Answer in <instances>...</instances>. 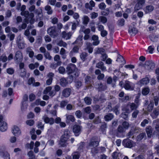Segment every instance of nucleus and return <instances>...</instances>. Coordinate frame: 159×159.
Segmentation results:
<instances>
[{
    "label": "nucleus",
    "mask_w": 159,
    "mask_h": 159,
    "mask_svg": "<svg viewBox=\"0 0 159 159\" xmlns=\"http://www.w3.org/2000/svg\"><path fill=\"white\" fill-rule=\"evenodd\" d=\"M27 155L29 157V158L31 159H35V156L34 154V152L32 151H30L27 153Z\"/></svg>",
    "instance_id": "a19ab883"
},
{
    "label": "nucleus",
    "mask_w": 159,
    "mask_h": 159,
    "mask_svg": "<svg viewBox=\"0 0 159 159\" xmlns=\"http://www.w3.org/2000/svg\"><path fill=\"white\" fill-rule=\"evenodd\" d=\"M7 128V124L6 122L2 121L1 125L0 126V130L2 131H4Z\"/></svg>",
    "instance_id": "c756f323"
},
{
    "label": "nucleus",
    "mask_w": 159,
    "mask_h": 159,
    "mask_svg": "<svg viewBox=\"0 0 159 159\" xmlns=\"http://www.w3.org/2000/svg\"><path fill=\"white\" fill-rule=\"evenodd\" d=\"M1 60L3 62H6L7 60V57L4 55H2L0 56Z\"/></svg>",
    "instance_id": "e2e57ef3"
},
{
    "label": "nucleus",
    "mask_w": 159,
    "mask_h": 159,
    "mask_svg": "<svg viewBox=\"0 0 159 159\" xmlns=\"http://www.w3.org/2000/svg\"><path fill=\"white\" fill-rule=\"evenodd\" d=\"M84 100L87 105H89L91 103L92 100L90 98L87 97L84 98Z\"/></svg>",
    "instance_id": "e433bc0d"
},
{
    "label": "nucleus",
    "mask_w": 159,
    "mask_h": 159,
    "mask_svg": "<svg viewBox=\"0 0 159 159\" xmlns=\"http://www.w3.org/2000/svg\"><path fill=\"white\" fill-rule=\"evenodd\" d=\"M123 128L125 129H128L129 127V124L128 122L124 121L122 123Z\"/></svg>",
    "instance_id": "0e129e2a"
},
{
    "label": "nucleus",
    "mask_w": 159,
    "mask_h": 159,
    "mask_svg": "<svg viewBox=\"0 0 159 159\" xmlns=\"http://www.w3.org/2000/svg\"><path fill=\"white\" fill-rule=\"evenodd\" d=\"M114 117L113 115L111 113H108L104 116V119L106 121L111 120Z\"/></svg>",
    "instance_id": "a878e982"
},
{
    "label": "nucleus",
    "mask_w": 159,
    "mask_h": 159,
    "mask_svg": "<svg viewBox=\"0 0 159 159\" xmlns=\"http://www.w3.org/2000/svg\"><path fill=\"white\" fill-rule=\"evenodd\" d=\"M155 105L157 106L158 105L159 101V98L157 96H154L153 98Z\"/></svg>",
    "instance_id": "338daca9"
},
{
    "label": "nucleus",
    "mask_w": 159,
    "mask_h": 159,
    "mask_svg": "<svg viewBox=\"0 0 159 159\" xmlns=\"http://www.w3.org/2000/svg\"><path fill=\"white\" fill-rule=\"evenodd\" d=\"M35 81V80L34 78L31 77L30 78L28 81V84L29 85H33Z\"/></svg>",
    "instance_id": "603ef678"
},
{
    "label": "nucleus",
    "mask_w": 159,
    "mask_h": 159,
    "mask_svg": "<svg viewBox=\"0 0 159 159\" xmlns=\"http://www.w3.org/2000/svg\"><path fill=\"white\" fill-rule=\"evenodd\" d=\"M66 116L67 121H71L72 122H74L75 120V118L73 116L66 115Z\"/></svg>",
    "instance_id": "58836bf2"
},
{
    "label": "nucleus",
    "mask_w": 159,
    "mask_h": 159,
    "mask_svg": "<svg viewBox=\"0 0 159 159\" xmlns=\"http://www.w3.org/2000/svg\"><path fill=\"white\" fill-rule=\"evenodd\" d=\"M88 56L87 53L84 52L81 53L80 56V58L83 61H85L86 59V57Z\"/></svg>",
    "instance_id": "79ce46f5"
},
{
    "label": "nucleus",
    "mask_w": 159,
    "mask_h": 159,
    "mask_svg": "<svg viewBox=\"0 0 159 159\" xmlns=\"http://www.w3.org/2000/svg\"><path fill=\"white\" fill-rule=\"evenodd\" d=\"M149 80L148 78L146 77L145 78H143L139 80L138 83V84L140 85H146L149 82Z\"/></svg>",
    "instance_id": "2eb2a0df"
},
{
    "label": "nucleus",
    "mask_w": 159,
    "mask_h": 159,
    "mask_svg": "<svg viewBox=\"0 0 159 159\" xmlns=\"http://www.w3.org/2000/svg\"><path fill=\"white\" fill-rule=\"evenodd\" d=\"M71 91V89L69 88L64 89L62 92V96L65 98L68 97L70 95Z\"/></svg>",
    "instance_id": "f8f14e48"
},
{
    "label": "nucleus",
    "mask_w": 159,
    "mask_h": 159,
    "mask_svg": "<svg viewBox=\"0 0 159 159\" xmlns=\"http://www.w3.org/2000/svg\"><path fill=\"white\" fill-rule=\"evenodd\" d=\"M124 88L126 90H133L134 88L131 86L130 83L128 81H126L124 85Z\"/></svg>",
    "instance_id": "4be33fe9"
},
{
    "label": "nucleus",
    "mask_w": 159,
    "mask_h": 159,
    "mask_svg": "<svg viewBox=\"0 0 159 159\" xmlns=\"http://www.w3.org/2000/svg\"><path fill=\"white\" fill-rule=\"evenodd\" d=\"M81 127L78 125H75L73 128V131L76 136H78L80 134Z\"/></svg>",
    "instance_id": "9d476101"
},
{
    "label": "nucleus",
    "mask_w": 159,
    "mask_h": 159,
    "mask_svg": "<svg viewBox=\"0 0 159 159\" xmlns=\"http://www.w3.org/2000/svg\"><path fill=\"white\" fill-rule=\"evenodd\" d=\"M154 48L153 46H150L148 48V51L150 54H152L154 50Z\"/></svg>",
    "instance_id": "680f3d73"
},
{
    "label": "nucleus",
    "mask_w": 159,
    "mask_h": 159,
    "mask_svg": "<svg viewBox=\"0 0 159 159\" xmlns=\"http://www.w3.org/2000/svg\"><path fill=\"white\" fill-rule=\"evenodd\" d=\"M61 63V61L52 63L51 64L50 67L53 69H55L58 66L60 65Z\"/></svg>",
    "instance_id": "2f4dec72"
},
{
    "label": "nucleus",
    "mask_w": 159,
    "mask_h": 159,
    "mask_svg": "<svg viewBox=\"0 0 159 159\" xmlns=\"http://www.w3.org/2000/svg\"><path fill=\"white\" fill-rule=\"evenodd\" d=\"M57 44L61 47H63L64 48H66L67 44V43L64 42L62 40H61L58 42Z\"/></svg>",
    "instance_id": "4c0bfd02"
},
{
    "label": "nucleus",
    "mask_w": 159,
    "mask_h": 159,
    "mask_svg": "<svg viewBox=\"0 0 159 159\" xmlns=\"http://www.w3.org/2000/svg\"><path fill=\"white\" fill-rule=\"evenodd\" d=\"M152 128L150 126H147L146 128V131L148 138H151L152 134Z\"/></svg>",
    "instance_id": "6ab92c4d"
},
{
    "label": "nucleus",
    "mask_w": 159,
    "mask_h": 159,
    "mask_svg": "<svg viewBox=\"0 0 159 159\" xmlns=\"http://www.w3.org/2000/svg\"><path fill=\"white\" fill-rule=\"evenodd\" d=\"M154 9V7L152 5H148L146 7L144 11L146 13L152 11Z\"/></svg>",
    "instance_id": "c85d7f7f"
},
{
    "label": "nucleus",
    "mask_w": 159,
    "mask_h": 159,
    "mask_svg": "<svg viewBox=\"0 0 159 159\" xmlns=\"http://www.w3.org/2000/svg\"><path fill=\"white\" fill-rule=\"evenodd\" d=\"M95 6V3L93 0H91L89 3H86L85 4V7L87 9L92 10L93 8Z\"/></svg>",
    "instance_id": "ddd939ff"
},
{
    "label": "nucleus",
    "mask_w": 159,
    "mask_h": 159,
    "mask_svg": "<svg viewBox=\"0 0 159 159\" xmlns=\"http://www.w3.org/2000/svg\"><path fill=\"white\" fill-rule=\"evenodd\" d=\"M26 52L29 54V56L30 58H32L34 55V52L30 48H28L26 49Z\"/></svg>",
    "instance_id": "473e14b6"
},
{
    "label": "nucleus",
    "mask_w": 159,
    "mask_h": 159,
    "mask_svg": "<svg viewBox=\"0 0 159 159\" xmlns=\"http://www.w3.org/2000/svg\"><path fill=\"white\" fill-rule=\"evenodd\" d=\"M29 20H25L24 22L21 25V27L22 29H24L26 28L27 24L29 23Z\"/></svg>",
    "instance_id": "69168bd1"
},
{
    "label": "nucleus",
    "mask_w": 159,
    "mask_h": 159,
    "mask_svg": "<svg viewBox=\"0 0 159 159\" xmlns=\"http://www.w3.org/2000/svg\"><path fill=\"white\" fill-rule=\"evenodd\" d=\"M34 145V142L33 141H31L30 143H27L25 145V147L27 149L32 150L33 148Z\"/></svg>",
    "instance_id": "c9c22d12"
},
{
    "label": "nucleus",
    "mask_w": 159,
    "mask_h": 159,
    "mask_svg": "<svg viewBox=\"0 0 159 159\" xmlns=\"http://www.w3.org/2000/svg\"><path fill=\"white\" fill-rule=\"evenodd\" d=\"M141 23V20H132L129 22L128 31L130 35L134 36L138 33L137 27L139 26Z\"/></svg>",
    "instance_id": "f257e3e1"
},
{
    "label": "nucleus",
    "mask_w": 159,
    "mask_h": 159,
    "mask_svg": "<svg viewBox=\"0 0 159 159\" xmlns=\"http://www.w3.org/2000/svg\"><path fill=\"white\" fill-rule=\"evenodd\" d=\"M91 152L93 154L97 153H98L99 152V149L98 148H96V147L92 148L91 149Z\"/></svg>",
    "instance_id": "13d9d810"
},
{
    "label": "nucleus",
    "mask_w": 159,
    "mask_h": 159,
    "mask_svg": "<svg viewBox=\"0 0 159 159\" xmlns=\"http://www.w3.org/2000/svg\"><path fill=\"white\" fill-rule=\"evenodd\" d=\"M48 33L52 36L54 37L56 36L58 34L55 28L54 27H52L49 28L47 30Z\"/></svg>",
    "instance_id": "1a4fd4ad"
},
{
    "label": "nucleus",
    "mask_w": 159,
    "mask_h": 159,
    "mask_svg": "<svg viewBox=\"0 0 159 159\" xmlns=\"http://www.w3.org/2000/svg\"><path fill=\"white\" fill-rule=\"evenodd\" d=\"M58 71L60 74H64L66 71L65 69L63 66H61L58 68Z\"/></svg>",
    "instance_id": "5fc2aeb1"
},
{
    "label": "nucleus",
    "mask_w": 159,
    "mask_h": 159,
    "mask_svg": "<svg viewBox=\"0 0 159 159\" xmlns=\"http://www.w3.org/2000/svg\"><path fill=\"white\" fill-rule=\"evenodd\" d=\"M143 6L137 2L135 6L134 10L135 11L139 10L142 8Z\"/></svg>",
    "instance_id": "a18cd8bd"
},
{
    "label": "nucleus",
    "mask_w": 159,
    "mask_h": 159,
    "mask_svg": "<svg viewBox=\"0 0 159 159\" xmlns=\"http://www.w3.org/2000/svg\"><path fill=\"white\" fill-rule=\"evenodd\" d=\"M44 56L46 58L50 60L52 59V57L50 55V53L48 52H46L44 53Z\"/></svg>",
    "instance_id": "bf43d9fd"
},
{
    "label": "nucleus",
    "mask_w": 159,
    "mask_h": 159,
    "mask_svg": "<svg viewBox=\"0 0 159 159\" xmlns=\"http://www.w3.org/2000/svg\"><path fill=\"white\" fill-rule=\"evenodd\" d=\"M150 92V89L146 87L143 88L142 89V93L143 95H148Z\"/></svg>",
    "instance_id": "72a5a7b5"
},
{
    "label": "nucleus",
    "mask_w": 159,
    "mask_h": 159,
    "mask_svg": "<svg viewBox=\"0 0 159 159\" xmlns=\"http://www.w3.org/2000/svg\"><path fill=\"white\" fill-rule=\"evenodd\" d=\"M82 82L80 81H77L75 83V86L78 89L82 85Z\"/></svg>",
    "instance_id": "774afa93"
},
{
    "label": "nucleus",
    "mask_w": 159,
    "mask_h": 159,
    "mask_svg": "<svg viewBox=\"0 0 159 159\" xmlns=\"http://www.w3.org/2000/svg\"><path fill=\"white\" fill-rule=\"evenodd\" d=\"M116 61L121 64H124L126 63L125 61V60L123 57L120 55H118V56Z\"/></svg>",
    "instance_id": "5701e85b"
},
{
    "label": "nucleus",
    "mask_w": 159,
    "mask_h": 159,
    "mask_svg": "<svg viewBox=\"0 0 159 159\" xmlns=\"http://www.w3.org/2000/svg\"><path fill=\"white\" fill-rule=\"evenodd\" d=\"M75 68V65L72 63L70 64L66 68L67 71L69 74H71L73 72Z\"/></svg>",
    "instance_id": "4468645a"
},
{
    "label": "nucleus",
    "mask_w": 159,
    "mask_h": 159,
    "mask_svg": "<svg viewBox=\"0 0 159 159\" xmlns=\"http://www.w3.org/2000/svg\"><path fill=\"white\" fill-rule=\"evenodd\" d=\"M95 87L99 91H102L107 89V87L106 85H103L100 82H98L95 83Z\"/></svg>",
    "instance_id": "39448f33"
},
{
    "label": "nucleus",
    "mask_w": 159,
    "mask_h": 159,
    "mask_svg": "<svg viewBox=\"0 0 159 159\" xmlns=\"http://www.w3.org/2000/svg\"><path fill=\"white\" fill-rule=\"evenodd\" d=\"M159 114V108H155L152 112L151 114V116L153 119L156 118Z\"/></svg>",
    "instance_id": "aec40b11"
},
{
    "label": "nucleus",
    "mask_w": 159,
    "mask_h": 159,
    "mask_svg": "<svg viewBox=\"0 0 159 159\" xmlns=\"http://www.w3.org/2000/svg\"><path fill=\"white\" fill-rule=\"evenodd\" d=\"M0 156L3 157L5 159H10V155L6 152H1Z\"/></svg>",
    "instance_id": "cd10ccee"
},
{
    "label": "nucleus",
    "mask_w": 159,
    "mask_h": 159,
    "mask_svg": "<svg viewBox=\"0 0 159 159\" xmlns=\"http://www.w3.org/2000/svg\"><path fill=\"white\" fill-rule=\"evenodd\" d=\"M104 52H105V50L101 48H98L95 52V54H102Z\"/></svg>",
    "instance_id": "37998d69"
},
{
    "label": "nucleus",
    "mask_w": 159,
    "mask_h": 159,
    "mask_svg": "<svg viewBox=\"0 0 159 159\" xmlns=\"http://www.w3.org/2000/svg\"><path fill=\"white\" fill-rule=\"evenodd\" d=\"M21 14L22 16H24L28 19H31L34 16V14L32 12L29 13V12L27 11H24L21 12Z\"/></svg>",
    "instance_id": "6e6552de"
},
{
    "label": "nucleus",
    "mask_w": 159,
    "mask_h": 159,
    "mask_svg": "<svg viewBox=\"0 0 159 159\" xmlns=\"http://www.w3.org/2000/svg\"><path fill=\"white\" fill-rule=\"evenodd\" d=\"M145 136H146V134L145 133H141L138 136V140L140 141Z\"/></svg>",
    "instance_id": "de8ad7c7"
},
{
    "label": "nucleus",
    "mask_w": 159,
    "mask_h": 159,
    "mask_svg": "<svg viewBox=\"0 0 159 159\" xmlns=\"http://www.w3.org/2000/svg\"><path fill=\"white\" fill-rule=\"evenodd\" d=\"M43 120L47 124H49L50 125H53L54 123V120L52 118H49L47 116L44 115L43 117Z\"/></svg>",
    "instance_id": "423d86ee"
},
{
    "label": "nucleus",
    "mask_w": 159,
    "mask_h": 159,
    "mask_svg": "<svg viewBox=\"0 0 159 159\" xmlns=\"http://www.w3.org/2000/svg\"><path fill=\"white\" fill-rule=\"evenodd\" d=\"M128 106L130 107L131 111H132L134 110H137L136 109L138 107L139 105L134 103L129 102L128 103Z\"/></svg>",
    "instance_id": "393cba45"
},
{
    "label": "nucleus",
    "mask_w": 159,
    "mask_h": 159,
    "mask_svg": "<svg viewBox=\"0 0 159 159\" xmlns=\"http://www.w3.org/2000/svg\"><path fill=\"white\" fill-rule=\"evenodd\" d=\"M101 55V60L103 61H105L107 57V54L105 53V52H104Z\"/></svg>",
    "instance_id": "052dcab7"
},
{
    "label": "nucleus",
    "mask_w": 159,
    "mask_h": 159,
    "mask_svg": "<svg viewBox=\"0 0 159 159\" xmlns=\"http://www.w3.org/2000/svg\"><path fill=\"white\" fill-rule=\"evenodd\" d=\"M96 67L100 69L102 71H105L106 70V67L104 66L103 63L101 61L99 62L96 65Z\"/></svg>",
    "instance_id": "412c9836"
},
{
    "label": "nucleus",
    "mask_w": 159,
    "mask_h": 159,
    "mask_svg": "<svg viewBox=\"0 0 159 159\" xmlns=\"http://www.w3.org/2000/svg\"><path fill=\"white\" fill-rule=\"evenodd\" d=\"M68 84L66 79L64 78H61L60 80V84L62 87H65Z\"/></svg>",
    "instance_id": "bb28decb"
},
{
    "label": "nucleus",
    "mask_w": 159,
    "mask_h": 159,
    "mask_svg": "<svg viewBox=\"0 0 159 159\" xmlns=\"http://www.w3.org/2000/svg\"><path fill=\"white\" fill-rule=\"evenodd\" d=\"M79 48L77 46H75L73 48L72 50L70 52V55H72L73 52L77 53L78 52Z\"/></svg>",
    "instance_id": "ea45409f"
},
{
    "label": "nucleus",
    "mask_w": 159,
    "mask_h": 159,
    "mask_svg": "<svg viewBox=\"0 0 159 159\" xmlns=\"http://www.w3.org/2000/svg\"><path fill=\"white\" fill-rule=\"evenodd\" d=\"M99 142L98 141H91L89 143L88 146V149H91L93 147H96L99 145Z\"/></svg>",
    "instance_id": "f3484780"
},
{
    "label": "nucleus",
    "mask_w": 159,
    "mask_h": 159,
    "mask_svg": "<svg viewBox=\"0 0 159 159\" xmlns=\"http://www.w3.org/2000/svg\"><path fill=\"white\" fill-rule=\"evenodd\" d=\"M106 7V4L104 2H101L98 5L99 8L101 10L104 9Z\"/></svg>",
    "instance_id": "6e6d98bb"
},
{
    "label": "nucleus",
    "mask_w": 159,
    "mask_h": 159,
    "mask_svg": "<svg viewBox=\"0 0 159 159\" xmlns=\"http://www.w3.org/2000/svg\"><path fill=\"white\" fill-rule=\"evenodd\" d=\"M12 133L15 136H17L20 135L21 132L18 127L14 126L12 128Z\"/></svg>",
    "instance_id": "dca6fc26"
},
{
    "label": "nucleus",
    "mask_w": 159,
    "mask_h": 159,
    "mask_svg": "<svg viewBox=\"0 0 159 159\" xmlns=\"http://www.w3.org/2000/svg\"><path fill=\"white\" fill-rule=\"evenodd\" d=\"M23 59L22 54L21 52L17 51L16 52L15 57V61L17 62L21 61Z\"/></svg>",
    "instance_id": "9b49d317"
},
{
    "label": "nucleus",
    "mask_w": 159,
    "mask_h": 159,
    "mask_svg": "<svg viewBox=\"0 0 159 159\" xmlns=\"http://www.w3.org/2000/svg\"><path fill=\"white\" fill-rule=\"evenodd\" d=\"M139 111L138 110H135L132 113V116L133 118H136L139 113Z\"/></svg>",
    "instance_id": "4d7b16f0"
},
{
    "label": "nucleus",
    "mask_w": 159,
    "mask_h": 159,
    "mask_svg": "<svg viewBox=\"0 0 159 159\" xmlns=\"http://www.w3.org/2000/svg\"><path fill=\"white\" fill-rule=\"evenodd\" d=\"M95 73L96 75H98L97 79L99 80H102L104 77V75L101 73V71L99 69H97L95 71Z\"/></svg>",
    "instance_id": "a211bd4d"
},
{
    "label": "nucleus",
    "mask_w": 159,
    "mask_h": 159,
    "mask_svg": "<svg viewBox=\"0 0 159 159\" xmlns=\"http://www.w3.org/2000/svg\"><path fill=\"white\" fill-rule=\"evenodd\" d=\"M153 124H156L155 129L156 131L159 132V119H157L154 120L153 122Z\"/></svg>",
    "instance_id": "f704fd0d"
},
{
    "label": "nucleus",
    "mask_w": 159,
    "mask_h": 159,
    "mask_svg": "<svg viewBox=\"0 0 159 159\" xmlns=\"http://www.w3.org/2000/svg\"><path fill=\"white\" fill-rule=\"evenodd\" d=\"M35 12L38 14V16L41 18L42 16V10L41 9L39 8L37 9H36L35 11Z\"/></svg>",
    "instance_id": "8fccbe9b"
},
{
    "label": "nucleus",
    "mask_w": 159,
    "mask_h": 159,
    "mask_svg": "<svg viewBox=\"0 0 159 159\" xmlns=\"http://www.w3.org/2000/svg\"><path fill=\"white\" fill-rule=\"evenodd\" d=\"M143 66L145 70L150 72L154 68L155 64L152 61H147L143 65Z\"/></svg>",
    "instance_id": "7ed1b4c3"
},
{
    "label": "nucleus",
    "mask_w": 159,
    "mask_h": 159,
    "mask_svg": "<svg viewBox=\"0 0 159 159\" xmlns=\"http://www.w3.org/2000/svg\"><path fill=\"white\" fill-rule=\"evenodd\" d=\"M62 38H65L66 39H70L72 35L71 33H68L67 34L64 31L62 32Z\"/></svg>",
    "instance_id": "7c9ffc66"
},
{
    "label": "nucleus",
    "mask_w": 159,
    "mask_h": 159,
    "mask_svg": "<svg viewBox=\"0 0 159 159\" xmlns=\"http://www.w3.org/2000/svg\"><path fill=\"white\" fill-rule=\"evenodd\" d=\"M52 89V87L51 86H48L46 88L43 92V93L45 94H47L49 92H50Z\"/></svg>",
    "instance_id": "09e8293b"
},
{
    "label": "nucleus",
    "mask_w": 159,
    "mask_h": 159,
    "mask_svg": "<svg viewBox=\"0 0 159 159\" xmlns=\"http://www.w3.org/2000/svg\"><path fill=\"white\" fill-rule=\"evenodd\" d=\"M153 102H151L148 107V111L150 112L152 110L153 107Z\"/></svg>",
    "instance_id": "864d4df0"
},
{
    "label": "nucleus",
    "mask_w": 159,
    "mask_h": 159,
    "mask_svg": "<svg viewBox=\"0 0 159 159\" xmlns=\"http://www.w3.org/2000/svg\"><path fill=\"white\" fill-rule=\"evenodd\" d=\"M92 45L91 43L87 41L84 43L85 47V49L87 50L90 53H92L93 51V48Z\"/></svg>",
    "instance_id": "0eeeda50"
},
{
    "label": "nucleus",
    "mask_w": 159,
    "mask_h": 159,
    "mask_svg": "<svg viewBox=\"0 0 159 159\" xmlns=\"http://www.w3.org/2000/svg\"><path fill=\"white\" fill-rule=\"evenodd\" d=\"M70 136V132L68 129H66L63 134L61 136L59 145L61 147H64L67 145L66 142Z\"/></svg>",
    "instance_id": "f03ea898"
},
{
    "label": "nucleus",
    "mask_w": 159,
    "mask_h": 159,
    "mask_svg": "<svg viewBox=\"0 0 159 159\" xmlns=\"http://www.w3.org/2000/svg\"><path fill=\"white\" fill-rule=\"evenodd\" d=\"M73 44H77L79 45H81L83 44V36L80 35Z\"/></svg>",
    "instance_id": "b1692460"
},
{
    "label": "nucleus",
    "mask_w": 159,
    "mask_h": 159,
    "mask_svg": "<svg viewBox=\"0 0 159 159\" xmlns=\"http://www.w3.org/2000/svg\"><path fill=\"white\" fill-rule=\"evenodd\" d=\"M122 144L125 147L131 148L135 146L136 143L128 138L123 141Z\"/></svg>",
    "instance_id": "20e7f679"
},
{
    "label": "nucleus",
    "mask_w": 159,
    "mask_h": 159,
    "mask_svg": "<svg viewBox=\"0 0 159 159\" xmlns=\"http://www.w3.org/2000/svg\"><path fill=\"white\" fill-rule=\"evenodd\" d=\"M26 123L30 126H32L34 125V122L33 120H27L26 121Z\"/></svg>",
    "instance_id": "3c124183"
},
{
    "label": "nucleus",
    "mask_w": 159,
    "mask_h": 159,
    "mask_svg": "<svg viewBox=\"0 0 159 159\" xmlns=\"http://www.w3.org/2000/svg\"><path fill=\"white\" fill-rule=\"evenodd\" d=\"M45 9L47 11V13L49 14H52V12L51 7L49 6H47L45 7Z\"/></svg>",
    "instance_id": "49530a36"
},
{
    "label": "nucleus",
    "mask_w": 159,
    "mask_h": 159,
    "mask_svg": "<svg viewBox=\"0 0 159 159\" xmlns=\"http://www.w3.org/2000/svg\"><path fill=\"white\" fill-rule=\"evenodd\" d=\"M73 159H79L80 154L77 152H74L72 155Z\"/></svg>",
    "instance_id": "c03bdc74"
}]
</instances>
